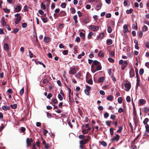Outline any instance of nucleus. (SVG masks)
<instances>
[{
	"label": "nucleus",
	"mask_w": 149,
	"mask_h": 149,
	"mask_svg": "<svg viewBox=\"0 0 149 149\" xmlns=\"http://www.w3.org/2000/svg\"><path fill=\"white\" fill-rule=\"evenodd\" d=\"M96 3L97 4L94 5V8L95 10L98 11L101 9L102 7V4L100 2H98L97 1L96 2Z\"/></svg>",
	"instance_id": "f257e3e1"
},
{
	"label": "nucleus",
	"mask_w": 149,
	"mask_h": 149,
	"mask_svg": "<svg viewBox=\"0 0 149 149\" xmlns=\"http://www.w3.org/2000/svg\"><path fill=\"white\" fill-rule=\"evenodd\" d=\"M15 17H17V18L16 19V20L15 22V24H17L20 21L21 19V17L20 15V14L19 13L16 14L15 15Z\"/></svg>",
	"instance_id": "f03ea898"
},
{
	"label": "nucleus",
	"mask_w": 149,
	"mask_h": 149,
	"mask_svg": "<svg viewBox=\"0 0 149 149\" xmlns=\"http://www.w3.org/2000/svg\"><path fill=\"white\" fill-rule=\"evenodd\" d=\"M89 28L93 31H96L99 30V27L98 26L91 25L90 26Z\"/></svg>",
	"instance_id": "7ed1b4c3"
},
{
	"label": "nucleus",
	"mask_w": 149,
	"mask_h": 149,
	"mask_svg": "<svg viewBox=\"0 0 149 149\" xmlns=\"http://www.w3.org/2000/svg\"><path fill=\"white\" fill-rule=\"evenodd\" d=\"M33 140L32 138L29 139L27 138L26 140V142L27 143V146L28 147L29 146H30L31 143H33Z\"/></svg>",
	"instance_id": "20e7f679"
},
{
	"label": "nucleus",
	"mask_w": 149,
	"mask_h": 149,
	"mask_svg": "<svg viewBox=\"0 0 149 149\" xmlns=\"http://www.w3.org/2000/svg\"><path fill=\"white\" fill-rule=\"evenodd\" d=\"M125 90L127 91H128L131 88V85L130 84L126 83L125 84Z\"/></svg>",
	"instance_id": "39448f33"
},
{
	"label": "nucleus",
	"mask_w": 149,
	"mask_h": 149,
	"mask_svg": "<svg viewBox=\"0 0 149 149\" xmlns=\"http://www.w3.org/2000/svg\"><path fill=\"white\" fill-rule=\"evenodd\" d=\"M90 90L91 88L89 86H86V89L84 90V91L85 92L86 94L87 95H89V91H90Z\"/></svg>",
	"instance_id": "423d86ee"
},
{
	"label": "nucleus",
	"mask_w": 149,
	"mask_h": 149,
	"mask_svg": "<svg viewBox=\"0 0 149 149\" xmlns=\"http://www.w3.org/2000/svg\"><path fill=\"white\" fill-rule=\"evenodd\" d=\"M21 7L20 5H17L15 8V10L16 12H19L21 10Z\"/></svg>",
	"instance_id": "0eeeda50"
},
{
	"label": "nucleus",
	"mask_w": 149,
	"mask_h": 149,
	"mask_svg": "<svg viewBox=\"0 0 149 149\" xmlns=\"http://www.w3.org/2000/svg\"><path fill=\"white\" fill-rule=\"evenodd\" d=\"M89 140L88 139L80 141H79V143L81 144L82 145H84L86 143L89 141Z\"/></svg>",
	"instance_id": "6e6552de"
},
{
	"label": "nucleus",
	"mask_w": 149,
	"mask_h": 149,
	"mask_svg": "<svg viewBox=\"0 0 149 149\" xmlns=\"http://www.w3.org/2000/svg\"><path fill=\"white\" fill-rule=\"evenodd\" d=\"M130 77L132 78L135 75L134 71V70L131 69L129 72Z\"/></svg>",
	"instance_id": "1a4fd4ad"
},
{
	"label": "nucleus",
	"mask_w": 149,
	"mask_h": 149,
	"mask_svg": "<svg viewBox=\"0 0 149 149\" xmlns=\"http://www.w3.org/2000/svg\"><path fill=\"white\" fill-rule=\"evenodd\" d=\"M124 29L123 32L124 33H127L129 32L128 29V26L127 25H125L123 26Z\"/></svg>",
	"instance_id": "9d476101"
},
{
	"label": "nucleus",
	"mask_w": 149,
	"mask_h": 149,
	"mask_svg": "<svg viewBox=\"0 0 149 149\" xmlns=\"http://www.w3.org/2000/svg\"><path fill=\"white\" fill-rule=\"evenodd\" d=\"M1 23L2 25L3 26H5L6 24V22L5 20V18L4 17H2L1 19Z\"/></svg>",
	"instance_id": "9b49d317"
},
{
	"label": "nucleus",
	"mask_w": 149,
	"mask_h": 149,
	"mask_svg": "<svg viewBox=\"0 0 149 149\" xmlns=\"http://www.w3.org/2000/svg\"><path fill=\"white\" fill-rule=\"evenodd\" d=\"M3 48L4 50L8 52L9 47L8 45L6 43L4 44L3 45Z\"/></svg>",
	"instance_id": "f8f14e48"
},
{
	"label": "nucleus",
	"mask_w": 149,
	"mask_h": 149,
	"mask_svg": "<svg viewBox=\"0 0 149 149\" xmlns=\"http://www.w3.org/2000/svg\"><path fill=\"white\" fill-rule=\"evenodd\" d=\"M58 101L55 98H53L52 99L51 103L53 105H54L55 104L57 103Z\"/></svg>",
	"instance_id": "ddd939ff"
},
{
	"label": "nucleus",
	"mask_w": 149,
	"mask_h": 149,
	"mask_svg": "<svg viewBox=\"0 0 149 149\" xmlns=\"http://www.w3.org/2000/svg\"><path fill=\"white\" fill-rule=\"evenodd\" d=\"M2 108L3 110L6 111L9 110L10 108L9 106L4 105L2 106Z\"/></svg>",
	"instance_id": "4468645a"
},
{
	"label": "nucleus",
	"mask_w": 149,
	"mask_h": 149,
	"mask_svg": "<svg viewBox=\"0 0 149 149\" xmlns=\"http://www.w3.org/2000/svg\"><path fill=\"white\" fill-rule=\"evenodd\" d=\"M119 136L118 134H116L115 137L111 139V140L112 141L114 140H116V141H118L119 140Z\"/></svg>",
	"instance_id": "2eb2a0df"
},
{
	"label": "nucleus",
	"mask_w": 149,
	"mask_h": 149,
	"mask_svg": "<svg viewBox=\"0 0 149 149\" xmlns=\"http://www.w3.org/2000/svg\"><path fill=\"white\" fill-rule=\"evenodd\" d=\"M40 18L43 22L44 23L47 22L48 21V18H47L43 17L42 16H40Z\"/></svg>",
	"instance_id": "dca6fc26"
},
{
	"label": "nucleus",
	"mask_w": 149,
	"mask_h": 149,
	"mask_svg": "<svg viewBox=\"0 0 149 149\" xmlns=\"http://www.w3.org/2000/svg\"><path fill=\"white\" fill-rule=\"evenodd\" d=\"M100 63L97 60H94L93 62V63L91 65V68H92L93 65H98Z\"/></svg>",
	"instance_id": "f3484780"
},
{
	"label": "nucleus",
	"mask_w": 149,
	"mask_h": 149,
	"mask_svg": "<svg viewBox=\"0 0 149 149\" xmlns=\"http://www.w3.org/2000/svg\"><path fill=\"white\" fill-rule=\"evenodd\" d=\"M66 13L64 11H61L59 14V16L60 17L64 16L66 15Z\"/></svg>",
	"instance_id": "a211bd4d"
},
{
	"label": "nucleus",
	"mask_w": 149,
	"mask_h": 149,
	"mask_svg": "<svg viewBox=\"0 0 149 149\" xmlns=\"http://www.w3.org/2000/svg\"><path fill=\"white\" fill-rule=\"evenodd\" d=\"M104 32H102L100 34L97 38V39H102L104 36Z\"/></svg>",
	"instance_id": "6ab92c4d"
},
{
	"label": "nucleus",
	"mask_w": 149,
	"mask_h": 149,
	"mask_svg": "<svg viewBox=\"0 0 149 149\" xmlns=\"http://www.w3.org/2000/svg\"><path fill=\"white\" fill-rule=\"evenodd\" d=\"M86 82H87L88 83V84H92L93 83V80H92V79H89L88 80V81H87V79H88L87 78V75L86 76Z\"/></svg>",
	"instance_id": "aec40b11"
},
{
	"label": "nucleus",
	"mask_w": 149,
	"mask_h": 149,
	"mask_svg": "<svg viewBox=\"0 0 149 149\" xmlns=\"http://www.w3.org/2000/svg\"><path fill=\"white\" fill-rule=\"evenodd\" d=\"M146 102V101L143 99H140L139 100V102L140 105H143Z\"/></svg>",
	"instance_id": "412c9836"
},
{
	"label": "nucleus",
	"mask_w": 149,
	"mask_h": 149,
	"mask_svg": "<svg viewBox=\"0 0 149 149\" xmlns=\"http://www.w3.org/2000/svg\"><path fill=\"white\" fill-rule=\"evenodd\" d=\"M50 40V38L49 37H45L44 38V41L46 42H49Z\"/></svg>",
	"instance_id": "4be33fe9"
},
{
	"label": "nucleus",
	"mask_w": 149,
	"mask_h": 149,
	"mask_svg": "<svg viewBox=\"0 0 149 149\" xmlns=\"http://www.w3.org/2000/svg\"><path fill=\"white\" fill-rule=\"evenodd\" d=\"M98 56L99 57L101 58H102L104 57V54L103 52L101 50L100 51L99 53L98 54Z\"/></svg>",
	"instance_id": "5701e85b"
},
{
	"label": "nucleus",
	"mask_w": 149,
	"mask_h": 149,
	"mask_svg": "<svg viewBox=\"0 0 149 149\" xmlns=\"http://www.w3.org/2000/svg\"><path fill=\"white\" fill-rule=\"evenodd\" d=\"M104 80V77H102L98 79V81L99 83L102 82Z\"/></svg>",
	"instance_id": "b1692460"
},
{
	"label": "nucleus",
	"mask_w": 149,
	"mask_h": 149,
	"mask_svg": "<svg viewBox=\"0 0 149 149\" xmlns=\"http://www.w3.org/2000/svg\"><path fill=\"white\" fill-rule=\"evenodd\" d=\"M41 8L43 10H45L46 8V6L43 3H42L41 4Z\"/></svg>",
	"instance_id": "393cba45"
},
{
	"label": "nucleus",
	"mask_w": 149,
	"mask_h": 149,
	"mask_svg": "<svg viewBox=\"0 0 149 149\" xmlns=\"http://www.w3.org/2000/svg\"><path fill=\"white\" fill-rule=\"evenodd\" d=\"M149 121V119L147 118H145L144 120L143 121V123L145 125H148L147 123Z\"/></svg>",
	"instance_id": "a878e982"
},
{
	"label": "nucleus",
	"mask_w": 149,
	"mask_h": 149,
	"mask_svg": "<svg viewBox=\"0 0 149 149\" xmlns=\"http://www.w3.org/2000/svg\"><path fill=\"white\" fill-rule=\"evenodd\" d=\"M107 43L108 45H111L112 43V40L110 39L107 40Z\"/></svg>",
	"instance_id": "bb28decb"
},
{
	"label": "nucleus",
	"mask_w": 149,
	"mask_h": 149,
	"mask_svg": "<svg viewBox=\"0 0 149 149\" xmlns=\"http://www.w3.org/2000/svg\"><path fill=\"white\" fill-rule=\"evenodd\" d=\"M146 131L145 132L149 133V125H145Z\"/></svg>",
	"instance_id": "cd10ccee"
},
{
	"label": "nucleus",
	"mask_w": 149,
	"mask_h": 149,
	"mask_svg": "<svg viewBox=\"0 0 149 149\" xmlns=\"http://www.w3.org/2000/svg\"><path fill=\"white\" fill-rule=\"evenodd\" d=\"M143 111L145 113H147L149 111V109L145 107L143 108Z\"/></svg>",
	"instance_id": "c85d7f7f"
},
{
	"label": "nucleus",
	"mask_w": 149,
	"mask_h": 149,
	"mask_svg": "<svg viewBox=\"0 0 149 149\" xmlns=\"http://www.w3.org/2000/svg\"><path fill=\"white\" fill-rule=\"evenodd\" d=\"M10 107L13 109H15L17 108V105L16 104H14L13 105H11Z\"/></svg>",
	"instance_id": "c756f323"
},
{
	"label": "nucleus",
	"mask_w": 149,
	"mask_h": 149,
	"mask_svg": "<svg viewBox=\"0 0 149 149\" xmlns=\"http://www.w3.org/2000/svg\"><path fill=\"white\" fill-rule=\"evenodd\" d=\"M113 99V97L111 95H109L107 98V100L110 101L112 100Z\"/></svg>",
	"instance_id": "7c9ffc66"
},
{
	"label": "nucleus",
	"mask_w": 149,
	"mask_h": 149,
	"mask_svg": "<svg viewBox=\"0 0 149 149\" xmlns=\"http://www.w3.org/2000/svg\"><path fill=\"white\" fill-rule=\"evenodd\" d=\"M100 143L102 145L104 146L105 147V146H107V143L105 142L104 141H101V142H100Z\"/></svg>",
	"instance_id": "2f4dec72"
},
{
	"label": "nucleus",
	"mask_w": 149,
	"mask_h": 149,
	"mask_svg": "<svg viewBox=\"0 0 149 149\" xmlns=\"http://www.w3.org/2000/svg\"><path fill=\"white\" fill-rule=\"evenodd\" d=\"M133 10L132 9L130 8L129 10H127L126 11V12L127 14H130L132 12Z\"/></svg>",
	"instance_id": "473e14b6"
},
{
	"label": "nucleus",
	"mask_w": 149,
	"mask_h": 149,
	"mask_svg": "<svg viewBox=\"0 0 149 149\" xmlns=\"http://www.w3.org/2000/svg\"><path fill=\"white\" fill-rule=\"evenodd\" d=\"M66 3H62L61 5V7L63 8H65L66 7Z\"/></svg>",
	"instance_id": "72a5a7b5"
},
{
	"label": "nucleus",
	"mask_w": 149,
	"mask_h": 149,
	"mask_svg": "<svg viewBox=\"0 0 149 149\" xmlns=\"http://www.w3.org/2000/svg\"><path fill=\"white\" fill-rule=\"evenodd\" d=\"M127 64L128 63L127 61H124V63L122 64V66H124V67H126L127 66Z\"/></svg>",
	"instance_id": "f704fd0d"
},
{
	"label": "nucleus",
	"mask_w": 149,
	"mask_h": 149,
	"mask_svg": "<svg viewBox=\"0 0 149 149\" xmlns=\"http://www.w3.org/2000/svg\"><path fill=\"white\" fill-rule=\"evenodd\" d=\"M82 132L84 134H87L88 132V130L86 129H83L82 130Z\"/></svg>",
	"instance_id": "c9c22d12"
},
{
	"label": "nucleus",
	"mask_w": 149,
	"mask_h": 149,
	"mask_svg": "<svg viewBox=\"0 0 149 149\" xmlns=\"http://www.w3.org/2000/svg\"><path fill=\"white\" fill-rule=\"evenodd\" d=\"M93 33L91 32H89V34L88 35V38L89 39H90L91 38L92 36L93 35Z\"/></svg>",
	"instance_id": "e433bc0d"
},
{
	"label": "nucleus",
	"mask_w": 149,
	"mask_h": 149,
	"mask_svg": "<svg viewBox=\"0 0 149 149\" xmlns=\"http://www.w3.org/2000/svg\"><path fill=\"white\" fill-rule=\"evenodd\" d=\"M76 73L75 69H73L70 70V73L72 75Z\"/></svg>",
	"instance_id": "4c0bfd02"
},
{
	"label": "nucleus",
	"mask_w": 149,
	"mask_h": 149,
	"mask_svg": "<svg viewBox=\"0 0 149 149\" xmlns=\"http://www.w3.org/2000/svg\"><path fill=\"white\" fill-rule=\"evenodd\" d=\"M144 73V70L143 68L140 69L139 70V73L140 75H141L143 74Z\"/></svg>",
	"instance_id": "58836bf2"
},
{
	"label": "nucleus",
	"mask_w": 149,
	"mask_h": 149,
	"mask_svg": "<svg viewBox=\"0 0 149 149\" xmlns=\"http://www.w3.org/2000/svg\"><path fill=\"white\" fill-rule=\"evenodd\" d=\"M70 10L72 13L74 14L75 13V9L73 8H71L70 9Z\"/></svg>",
	"instance_id": "ea45409f"
},
{
	"label": "nucleus",
	"mask_w": 149,
	"mask_h": 149,
	"mask_svg": "<svg viewBox=\"0 0 149 149\" xmlns=\"http://www.w3.org/2000/svg\"><path fill=\"white\" fill-rule=\"evenodd\" d=\"M24 88H22L19 91V94L22 96L24 93Z\"/></svg>",
	"instance_id": "a19ab883"
},
{
	"label": "nucleus",
	"mask_w": 149,
	"mask_h": 149,
	"mask_svg": "<svg viewBox=\"0 0 149 149\" xmlns=\"http://www.w3.org/2000/svg\"><path fill=\"white\" fill-rule=\"evenodd\" d=\"M123 129V127L122 126H120L119 127V129L117 131V132H120V133L121 132V131Z\"/></svg>",
	"instance_id": "79ce46f5"
},
{
	"label": "nucleus",
	"mask_w": 149,
	"mask_h": 149,
	"mask_svg": "<svg viewBox=\"0 0 149 149\" xmlns=\"http://www.w3.org/2000/svg\"><path fill=\"white\" fill-rule=\"evenodd\" d=\"M49 82V81L47 79H44L42 81L44 84H47Z\"/></svg>",
	"instance_id": "37998d69"
},
{
	"label": "nucleus",
	"mask_w": 149,
	"mask_h": 149,
	"mask_svg": "<svg viewBox=\"0 0 149 149\" xmlns=\"http://www.w3.org/2000/svg\"><path fill=\"white\" fill-rule=\"evenodd\" d=\"M128 1L127 0H125L124 1V2H123L124 6H127L128 5Z\"/></svg>",
	"instance_id": "c03bdc74"
},
{
	"label": "nucleus",
	"mask_w": 149,
	"mask_h": 149,
	"mask_svg": "<svg viewBox=\"0 0 149 149\" xmlns=\"http://www.w3.org/2000/svg\"><path fill=\"white\" fill-rule=\"evenodd\" d=\"M107 26L108 27L107 31L109 33H110L112 32V29L110 26Z\"/></svg>",
	"instance_id": "a18cd8bd"
},
{
	"label": "nucleus",
	"mask_w": 149,
	"mask_h": 149,
	"mask_svg": "<svg viewBox=\"0 0 149 149\" xmlns=\"http://www.w3.org/2000/svg\"><path fill=\"white\" fill-rule=\"evenodd\" d=\"M109 130H110V134L112 136L113 135V128H111Z\"/></svg>",
	"instance_id": "49530a36"
},
{
	"label": "nucleus",
	"mask_w": 149,
	"mask_h": 149,
	"mask_svg": "<svg viewBox=\"0 0 149 149\" xmlns=\"http://www.w3.org/2000/svg\"><path fill=\"white\" fill-rule=\"evenodd\" d=\"M139 137V136H136V137L133 140V141L132 142V145H133L134 144V142Z\"/></svg>",
	"instance_id": "de8ad7c7"
},
{
	"label": "nucleus",
	"mask_w": 149,
	"mask_h": 149,
	"mask_svg": "<svg viewBox=\"0 0 149 149\" xmlns=\"http://www.w3.org/2000/svg\"><path fill=\"white\" fill-rule=\"evenodd\" d=\"M126 100L127 102H130L131 101L130 97L129 96H127L126 98Z\"/></svg>",
	"instance_id": "09e8293b"
},
{
	"label": "nucleus",
	"mask_w": 149,
	"mask_h": 149,
	"mask_svg": "<svg viewBox=\"0 0 149 149\" xmlns=\"http://www.w3.org/2000/svg\"><path fill=\"white\" fill-rule=\"evenodd\" d=\"M132 28L133 29H134L135 30H137V24L136 25L135 24H133L132 25Z\"/></svg>",
	"instance_id": "8fccbe9b"
},
{
	"label": "nucleus",
	"mask_w": 149,
	"mask_h": 149,
	"mask_svg": "<svg viewBox=\"0 0 149 149\" xmlns=\"http://www.w3.org/2000/svg\"><path fill=\"white\" fill-rule=\"evenodd\" d=\"M109 54L110 56L111 57L113 56L115 54V53L113 51H111L109 52Z\"/></svg>",
	"instance_id": "3c124183"
},
{
	"label": "nucleus",
	"mask_w": 149,
	"mask_h": 149,
	"mask_svg": "<svg viewBox=\"0 0 149 149\" xmlns=\"http://www.w3.org/2000/svg\"><path fill=\"white\" fill-rule=\"evenodd\" d=\"M68 51L67 50H64L63 51V54L64 55H67L68 53Z\"/></svg>",
	"instance_id": "603ef678"
},
{
	"label": "nucleus",
	"mask_w": 149,
	"mask_h": 149,
	"mask_svg": "<svg viewBox=\"0 0 149 149\" xmlns=\"http://www.w3.org/2000/svg\"><path fill=\"white\" fill-rule=\"evenodd\" d=\"M118 102L119 103L121 104L122 103V98L121 97H119L118 98Z\"/></svg>",
	"instance_id": "864d4df0"
},
{
	"label": "nucleus",
	"mask_w": 149,
	"mask_h": 149,
	"mask_svg": "<svg viewBox=\"0 0 149 149\" xmlns=\"http://www.w3.org/2000/svg\"><path fill=\"white\" fill-rule=\"evenodd\" d=\"M148 28L146 26H144L143 28V31H147Z\"/></svg>",
	"instance_id": "5fc2aeb1"
},
{
	"label": "nucleus",
	"mask_w": 149,
	"mask_h": 149,
	"mask_svg": "<svg viewBox=\"0 0 149 149\" xmlns=\"http://www.w3.org/2000/svg\"><path fill=\"white\" fill-rule=\"evenodd\" d=\"M58 98L61 101L63 99V97L60 94H58Z\"/></svg>",
	"instance_id": "6e6d98bb"
},
{
	"label": "nucleus",
	"mask_w": 149,
	"mask_h": 149,
	"mask_svg": "<svg viewBox=\"0 0 149 149\" xmlns=\"http://www.w3.org/2000/svg\"><path fill=\"white\" fill-rule=\"evenodd\" d=\"M108 61L111 62L113 63L114 61V60L111 58L109 57L108 58Z\"/></svg>",
	"instance_id": "4d7b16f0"
},
{
	"label": "nucleus",
	"mask_w": 149,
	"mask_h": 149,
	"mask_svg": "<svg viewBox=\"0 0 149 149\" xmlns=\"http://www.w3.org/2000/svg\"><path fill=\"white\" fill-rule=\"evenodd\" d=\"M4 12L6 13H10V10L7 8H5L4 9Z\"/></svg>",
	"instance_id": "13d9d810"
},
{
	"label": "nucleus",
	"mask_w": 149,
	"mask_h": 149,
	"mask_svg": "<svg viewBox=\"0 0 149 149\" xmlns=\"http://www.w3.org/2000/svg\"><path fill=\"white\" fill-rule=\"evenodd\" d=\"M80 36L82 37L83 38H84L85 37V35L82 32H81L80 33Z\"/></svg>",
	"instance_id": "bf43d9fd"
},
{
	"label": "nucleus",
	"mask_w": 149,
	"mask_h": 149,
	"mask_svg": "<svg viewBox=\"0 0 149 149\" xmlns=\"http://www.w3.org/2000/svg\"><path fill=\"white\" fill-rule=\"evenodd\" d=\"M109 114L107 112L105 113L104 114V118H107L109 117Z\"/></svg>",
	"instance_id": "052dcab7"
},
{
	"label": "nucleus",
	"mask_w": 149,
	"mask_h": 149,
	"mask_svg": "<svg viewBox=\"0 0 149 149\" xmlns=\"http://www.w3.org/2000/svg\"><path fill=\"white\" fill-rule=\"evenodd\" d=\"M96 69L97 70H100L101 69L102 67L100 65H98L97 66Z\"/></svg>",
	"instance_id": "680f3d73"
},
{
	"label": "nucleus",
	"mask_w": 149,
	"mask_h": 149,
	"mask_svg": "<svg viewBox=\"0 0 149 149\" xmlns=\"http://www.w3.org/2000/svg\"><path fill=\"white\" fill-rule=\"evenodd\" d=\"M27 26V24L26 23H24L22 24V26L23 28H26Z\"/></svg>",
	"instance_id": "e2e57ef3"
},
{
	"label": "nucleus",
	"mask_w": 149,
	"mask_h": 149,
	"mask_svg": "<svg viewBox=\"0 0 149 149\" xmlns=\"http://www.w3.org/2000/svg\"><path fill=\"white\" fill-rule=\"evenodd\" d=\"M38 13L41 15H43L44 14V12L41 10H39L38 11Z\"/></svg>",
	"instance_id": "0e129e2a"
},
{
	"label": "nucleus",
	"mask_w": 149,
	"mask_h": 149,
	"mask_svg": "<svg viewBox=\"0 0 149 149\" xmlns=\"http://www.w3.org/2000/svg\"><path fill=\"white\" fill-rule=\"evenodd\" d=\"M19 31V29H18L15 28L13 30V32L14 33H15L18 32Z\"/></svg>",
	"instance_id": "69168bd1"
},
{
	"label": "nucleus",
	"mask_w": 149,
	"mask_h": 149,
	"mask_svg": "<svg viewBox=\"0 0 149 149\" xmlns=\"http://www.w3.org/2000/svg\"><path fill=\"white\" fill-rule=\"evenodd\" d=\"M77 14L79 17H81L83 15L82 13L79 11H77Z\"/></svg>",
	"instance_id": "338daca9"
},
{
	"label": "nucleus",
	"mask_w": 149,
	"mask_h": 149,
	"mask_svg": "<svg viewBox=\"0 0 149 149\" xmlns=\"http://www.w3.org/2000/svg\"><path fill=\"white\" fill-rule=\"evenodd\" d=\"M79 138L80 139H84L85 138V136L83 135H81L79 136Z\"/></svg>",
	"instance_id": "774afa93"
}]
</instances>
